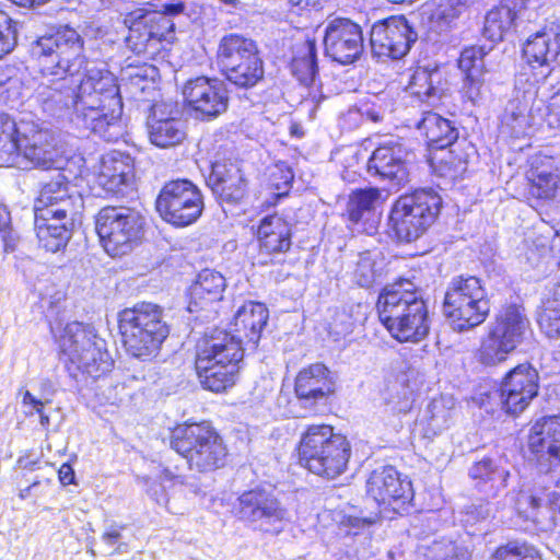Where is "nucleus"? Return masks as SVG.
<instances>
[{"instance_id":"c03bdc74","label":"nucleus","mask_w":560,"mask_h":560,"mask_svg":"<svg viewBox=\"0 0 560 560\" xmlns=\"http://www.w3.org/2000/svg\"><path fill=\"white\" fill-rule=\"evenodd\" d=\"M455 405V399L448 395H442L432 399L423 416L427 431L438 434L447 429L453 422Z\"/></svg>"},{"instance_id":"79ce46f5","label":"nucleus","mask_w":560,"mask_h":560,"mask_svg":"<svg viewBox=\"0 0 560 560\" xmlns=\"http://www.w3.org/2000/svg\"><path fill=\"white\" fill-rule=\"evenodd\" d=\"M205 369H196L197 375L203 388L220 393L232 387L237 380L240 365L210 364Z\"/></svg>"},{"instance_id":"39448f33","label":"nucleus","mask_w":560,"mask_h":560,"mask_svg":"<svg viewBox=\"0 0 560 560\" xmlns=\"http://www.w3.org/2000/svg\"><path fill=\"white\" fill-rule=\"evenodd\" d=\"M119 329L126 351L141 360L154 357L170 332L162 308L152 303H139L120 312Z\"/></svg>"},{"instance_id":"dca6fc26","label":"nucleus","mask_w":560,"mask_h":560,"mask_svg":"<svg viewBox=\"0 0 560 560\" xmlns=\"http://www.w3.org/2000/svg\"><path fill=\"white\" fill-rule=\"evenodd\" d=\"M186 105L203 119H213L229 106V92L225 83L217 78L197 77L183 86Z\"/></svg>"},{"instance_id":"774afa93","label":"nucleus","mask_w":560,"mask_h":560,"mask_svg":"<svg viewBox=\"0 0 560 560\" xmlns=\"http://www.w3.org/2000/svg\"><path fill=\"white\" fill-rule=\"evenodd\" d=\"M491 513L492 509L488 502L485 504L472 505L469 508V511L467 512V514L476 521L487 520L488 517L491 516Z\"/></svg>"},{"instance_id":"7c9ffc66","label":"nucleus","mask_w":560,"mask_h":560,"mask_svg":"<svg viewBox=\"0 0 560 560\" xmlns=\"http://www.w3.org/2000/svg\"><path fill=\"white\" fill-rule=\"evenodd\" d=\"M469 476L481 492L495 497L506 487L510 469L505 458H483L471 466Z\"/></svg>"},{"instance_id":"a18cd8bd","label":"nucleus","mask_w":560,"mask_h":560,"mask_svg":"<svg viewBox=\"0 0 560 560\" xmlns=\"http://www.w3.org/2000/svg\"><path fill=\"white\" fill-rule=\"evenodd\" d=\"M222 73L230 82L240 88H252L264 77L262 61L257 54L222 70Z\"/></svg>"},{"instance_id":"8fccbe9b","label":"nucleus","mask_w":560,"mask_h":560,"mask_svg":"<svg viewBox=\"0 0 560 560\" xmlns=\"http://www.w3.org/2000/svg\"><path fill=\"white\" fill-rule=\"evenodd\" d=\"M512 351L489 331L481 341L477 352L478 361L486 366H493L506 360Z\"/></svg>"},{"instance_id":"3c124183","label":"nucleus","mask_w":560,"mask_h":560,"mask_svg":"<svg viewBox=\"0 0 560 560\" xmlns=\"http://www.w3.org/2000/svg\"><path fill=\"white\" fill-rule=\"evenodd\" d=\"M537 323L548 338L560 337V303L549 299L538 314Z\"/></svg>"},{"instance_id":"e433bc0d","label":"nucleus","mask_w":560,"mask_h":560,"mask_svg":"<svg viewBox=\"0 0 560 560\" xmlns=\"http://www.w3.org/2000/svg\"><path fill=\"white\" fill-rule=\"evenodd\" d=\"M159 78V69L153 65L128 66L121 75L124 89L137 101H151Z\"/></svg>"},{"instance_id":"09e8293b","label":"nucleus","mask_w":560,"mask_h":560,"mask_svg":"<svg viewBox=\"0 0 560 560\" xmlns=\"http://www.w3.org/2000/svg\"><path fill=\"white\" fill-rule=\"evenodd\" d=\"M381 192L377 188L354 190L348 201L347 213L349 220L358 223L366 213H370L380 201Z\"/></svg>"},{"instance_id":"4468645a","label":"nucleus","mask_w":560,"mask_h":560,"mask_svg":"<svg viewBox=\"0 0 560 560\" xmlns=\"http://www.w3.org/2000/svg\"><path fill=\"white\" fill-rule=\"evenodd\" d=\"M82 209V196L61 173L40 185L33 206L34 218L75 217Z\"/></svg>"},{"instance_id":"c9c22d12","label":"nucleus","mask_w":560,"mask_h":560,"mask_svg":"<svg viewBox=\"0 0 560 560\" xmlns=\"http://www.w3.org/2000/svg\"><path fill=\"white\" fill-rule=\"evenodd\" d=\"M225 278L211 269L202 270L190 288L189 312H197L206 305L220 301L225 290Z\"/></svg>"},{"instance_id":"423d86ee","label":"nucleus","mask_w":560,"mask_h":560,"mask_svg":"<svg viewBox=\"0 0 560 560\" xmlns=\"http://www.w3.org/2000/svg\"><path fill=\"white\" fill-rule=\"evenodd\" d=\"M182 2L162 3L159 10L137 9L124 19L129 33L126 38L128 47L137 55L153 58L165 42L174 38L173 16L182 13Z\"/></svg>"},{"instance_id":"ea45409f","label":"nucleus","mask_w":560,"mask_h":560,"mask_svg":"<svg viewBox=\"0 0 560 560\" xmlns=\"http://www.w3.org/2000/svg\"><path fill=\"white\" fill-rule=\"evenodd\" d=\"M468 5L469 0H438L430 15L429 31L440 36L447 35L457 27Z\"/></svg>"},{"instance_id":"4be33fe9","label":"nucleus","mask_w":560,"mask_h":560,"mask_svg":"<svg viewBox=\"0 0 560 560\" xmlns=\"http://www.w3.org/2000/svg\"><path fill=\"white\" fill-rule=\"evenodd\" d=\"M407 155L408 152L400 141L389 139L373 151L366 171L370 176L400 184L408 175Z\"/></svg>"},{"instance_id":"680f3d73","label":"nucleus","mask_w":560,"mask_h":560,"mask_svg":"<svg viewBox=\"0 0 560 560\" xmlns=\"http://www.w3.org/2000/svg\"><path fill=\"white\" fill-rule=\"evenodd\" d=\"M546 109L545 119L548 126L551 128L560 127V90L551 96Z\"/></svg>"},{"instance_id":"393cba45","label":"nucleus","mask_w":560,"mask_h":560,"mask_svg":"<svg viewBox=\"0 0 560 560\" xmlns=\"http://www.w3.org/2000/svg\"><path fill=\"white\" fill-rule=\"evenodd\" d=\"M528 448L540 465L560 463V417L538 419L530 428Z\"/></svg>"},{"instance_id":"69168bd1","label":"nucleus","mask_w":560,"mask_h":560,"mask_svg":"<svg viewBox=\"0 0 560 560\" xmlns=\"http://www.w3.org/2000/svg\"><path fill=\"white\" fill-rule=\"evenodd\" d=\"M22 405L27 408V410H25L26 416H33L35 412H40V408L44 407V402L37 399L28 390H25L22 395Z\"/></svg>"},{"instance_id":"cd10ccee","label":"nucleus","mask_w":560,"mask_h":560,"mask_svg":"<svg viewBox=\"0 0 560 560\" xmlns=\"http://www.w3.org/2000/svg\"><path fill=\"white\" fill-rule=\"evenodd\" d=\"M208 185L223 201L237 202L246 192V180L242 171L233 164L214 163Z\"/></svg>"},{"instance_id":"603ef678","label":"nucleus","mask_w":560,"mask_h":560,"mask_svg":"<svg viewBox=\"0 0 560 560\" xmlns=\"http://www.w3.org/2000/svg\"><path fill=\"white\" fill-rule=\"evenodd\" d=\"M489 50L485 46H470L463 49L458 59V67L466 74H485V57Z\"/></svg>"},{"instance_id":"b1692460","label":"nucleus","mask_w":560,"mask_h":560,"mask_svg":"<svg viewBox=\"0 0 560 560\" xmlns=\"http://www.w3.org/2000/svg\"><path fill=\"white\" fill-rule=\"evenodd\" d=\"M560 55L558 27H544L530 35L523 44V57L532 69H541L547 74L557 65Z\"/></svg>"},{"instance_id":"1a4fd4ad","label":"nucleus","mask_w":560,"mask_h":560,"mask_svg":"<svg viewBox=\"0 0 560 560\" xmlns=\"http://www.w3.org/2000/svg\"><path fill=\"white\" fill-rule=\"evenodd\" d=\"M443 311L458 331L482 324L489 315L490 302L480 279L474 276L453 278L445 293Z\"/></svg>"},{"instance_id":"412c9836","label":"nucleus","mask_w":560,"mask_h":560,"mask_svg":"<svg viewBox=\"0 0 560 560\" xmlns=\"http://www.w3.org/2000/svg\"><path fill=\"white\" fill-rule=\"evenodd\" d=\"M538 393V374L529 364H520L508 373L501 385L503 408L518 415Z\"/></svg>"},{"instance_id":"49530a36","label":"nucleus","mask_w":560,"mask_h":560,"mask_svg":"<svg viewBox=\"0 0 560 560\" xmlns=\"http://www.w3.org/2000/svg\"><path fill=\"white\" fill-rule=\"evenodd\" d=\"M292 72L304 85L314 82L317 74L316 44L315 40L306 39L292 59Z\"/></svg>"},{"instance_id":"2eb2a0df","label":"nucleus","mask_w":560,"mask_h":560,"mask_svg":"<svg viewBox=\"0 0 560 560\" xmlns=\"http://www.w3.org/2000/svg\"><path fill=\"white\" fill-rule=\"evenodd\" d=\"M366 494L384 510L400 514L412 499L411 482L393 466L373 470L366 480Z\"/></svg>"},{"instance_id":"a211bd4d","label":"nucleus","mask_w":560,"mask_h":560,"mask_svg":"<svg viewBox=\"0 0 560 560\" xmlns=\"http://www.w3.org/2000/svg\"><path fill=\"white\" fill-rule=\"evenodd\" d=\"M324 46L332 60L341 65L351 63L363 51L361 27L348 19H335L325 28Z\"/></svg>"},{"instance_id":"0e129e2a","label":"nucleus","mask_w":560,"mask_h":560,"mask_svg":"<svg viewBox=\"0 0 560 560\" xmlns=\"http://www.w3.org/2000/svg\"><path fill=\"white\" fill-rule=\"evenodd\" d=\"M149 480L152 482L148 486V493L152 497L158 504L163 505L167 503L166 498V486L165 483L159 481L154 477H149Z\"/></svg>"},{"instance_id":"c756f323","label":"nucleus","mask_w":560,"mask_h":560,"mask_svg":"<svg viewBox=\"0 0 560 560\" xmlns=\"http://www.w3.org/2000/svg\"><path fill=\"white\" fill-rule=\"evenodd\" d=\"M526 8V0H501L486 15L483 35L491 42H500L515 26Z\"/></svg>"},{"instance_id":"4d7b16f0","label":"nucleus","mask_w":560,"mask_h":560,"mask_svg":"<svg viewBox=\"0 0 560 560\" xmlns=\"http://www.w3.org/2000/svg\"><path fill=\"white\" fill-rule=\"evenodd\" d=\"M435 170L441 176L455 179L466 171V161L460 158H455L453 152L450 151L438 160Z\"/></svg>"},{"instance_id":"e2e57ef3","label":"nucleus","mask_w":560,"mask_h":560,"mask_svg":"<svg viewBox=\"0 0 560 560\" xmlns=\"http://www.w3.org/2000/svg\"><path fill=\"white\" fill-rule=\"evenodd\" d=\"M412 395L407 389H404L402 395L398 397L396 400L394 397H392L388 400V406L394 412L397 413H406L409 411L412 407Z\"/></svg>"},{"instance_id":"13d9d810","label":"nucleus","mask_w":560,"mask_h":560,"mask_svg":"<svg viewBox=\"0 0 560 560\" xmlns=\"http://www.w3.org/2000/svg\"><path fill=\"white\" fill-rule=\"evenodd\" d=\"M462 92L464 97L471 103L476 104L479 102L486 92L483 74H466L463 81Z\"/></svg>"},{"instance_id":"37998d69","label":"nucleus","mask_w":560,"mask_h":560,"mask_svg":"<svg viewBox=\"0 0 560 560\" xmlns=\"http://www.w3.org/2000/svg\"><path fill=\"white\" fill-rule=\"evenodd\" d=\"M49 218H34V226L39 245L47 252L57 253L63 249L72 235L67 223L50 225Z\"/></svg>"},{"instance_id":"6e6552de","label":"nucleus","mask_w":560,"mask_h":560,"mask_svg":"<svg viewBox=\"0 0 560 560\" xmlns=\"http://www.w3.org/2000/svg\"><path fill=\"white\" fill-rule=\"evenodd\" d=\"M171 447L198 471L221 467L226 456L222 438L208 422L177 425L171 434Z\"/></svg>"},{"instance_id":"58836bf2","label":"nucleus","mask_w":560,"mask_h":560,"mask_svg":"<svg viewBox=\"0 0 560 560\" xmlns=\"http://www.w3.org/2000/svg\"><path fill=\"white\" fill-rule=\"evenodd\" d=\"M428 145L432 149H445L458 138V130L453 122L436 113L428 112L418 124Z\"/></svg>"},{"instance_id":"5fc2aeb1","label":"nucleus","mask_w":560,"mask_h":560,"mask_svg":"<svg viewBox=\"0 0 560 560\" xmlns=\"http://www.w3.org/2000/svg\"><path fill=\"white\" fill-rule=\"evenodd\" d=\"M492 560H541L534 548L526 544L509 542L499 547Z\"/></svg>"},{"instance_id":"9d476101","label":"nucleus","mask_w":560,"mask_h":560,"mask_svg":"<svg viewBox=\"0 0 560 560\" xmlns=\"http://www.w3.org/2000/svg\"><path fill=\"white\" fill-rule=\"evenodd\" d=\"M43 74L81 77L86 65L83 39L79 33L65 27L54 34L39 37L32 47Z\"/></svg>"},{"instance_id":"a19ab883","label":"nucleus","mask_w":560,"mask_h":560,"mask_svg":"<svg viewBox=\"0 0 560 560\" xmlns=\"http://www.w3.org/2000/svg\"><path fill=\"white\" fill-rule=\"evenodd\" d=\"M258 54L256 44L237 34L224 36L218 49V65L222 70Z\"/></svg>"},{"instance_id":"6ab92c4d","label":"nucleus","mask_w":560,"mask_h":560,"mask_svg":"<svg viewBox=\"0 0 560 560\" xmlns=\"http://www.w3.org/2000/svg\"><path fill=\"white\" fill-rule=\"evenodd\" d=\"M244 355L240 338L222 329L207 332L196 346V369L210 364L240 365Z\"/></svg>"},{"instance_id":"473e14b6","label":"nucleus","mask_w":560,"mask_h":560,"mask_svg":"<svg viewBox=\"0 0 560 560\" xmlns=\"http://www.w3.org/2000/svg\"><path fill=\"white\" fill-rule=\"evenodd\" d=\"M256 235L260 250L267 254L285 253L291 247V225L278 214L264 217Z\"/></svg>"},{"instance_id":"bf43d9fd","label":"nucleus","mask_w":560,"mask_h":560,"mask_svg":"<svg viewBox=\"0 0 560 560\" xmlns=\"http://www.w3.org/2000/svg\"><path fill=\"white\" fill-rule=\"evenodd\" d=\"M376 270L373 260L368 257H361L354 270V280L362 288H370L376 281Z\"/></svg>"},{"instance_id":"a878e982","label":"nucleus","mask_w":560,"mask_h":560,"mask_svg":"<svg viewBox=\"0 0 560 560\" xmlns=\"http://www.w3.org/2000/svg\"><path fill=\"white\" fill-rule=\"evenodd\" d=\"M335 382L331 372L323 363H314L302 369L295 377L296 397L304 404H316L334 393Z\"/></svg>"},{"instance_id":"bb28decb","label":"nucleus","mask_w":560,"mask_h":560,"mask_svg":"<svg viewBox=\"0 0 560 560\" xmlns=\"http://www.w3.org/2000/svg\"><path fill=\"white\" fill-rule=\"evenodd\" d=\"M132 159L119 151H112L101 159L96 183L106 192L120 194L132 179Z\"/></svg>"},{"instance_id":"f3484780","label":"nucleus","mask_w":560,"mask_h":560,"mask_svg":"<svg viewBox=\"0 0 560 560\" xmlns=\"http://www.w3.org/2000/svg\"><path fill=\"white\" fill-rule=\"evenodd\" d=\"M417 40V34L405 16H390L371 28L370 44L377 57L402 58Z\"/></svg>"},{"instance_id":"6e6d98bb","label":"nucleus","mask_w":560,"mask_h":560,"mask_svg":"<svg viewBox=\"0 0 560 560\" xmlns=\"http://www.w3.org/2000/svg\"><path fill=\"white\" fill-rule=\"evenodd\" d=\"M16 45V31L13 21L0 11V59L10 54Z\"/></svg>"},{"instance_id":"9b49d317","label":"nucleus","mask_w":560,"mask_h":560,"mask_svg":"<svg viewBox=\"0 0 560 560\" xmlns=\"http://www.w3.org/2000/svg\"><path fill=\"white\" fill-rule=\"evenodd\" d=\"M442 198L433 189H419L399 197L394 203L389 222L400 241L419 238L435 221Z\"/></svg>"},{"instance_id":"f257e3e1","label":"nucleus","mask_w":560,"mask_h":560,"mask_svg":"<svg viewBox=\"0 0 560 560\" xmlns=\"http://www.w3.org/2000/svg\"><path fill=\"white\" fill-rule=\"evenodd\" d=\"M33 109L54 117L73 110L75 119L105 141L122 135L120 85L107 70L85 68L82 78L43 74L30 96Z\"/></svg>"},{"instance_id":"72a5a7b5","label":"nucleus","mask_w":560,"mask_h":560,"mask_svg":"<svg viewBox=\"0 0 560 560\" xmlns=\"http://www.w3.org/2000/svg\"><path fill=\"white\" fill-rule=\"evenodd\" d=\"M269 312L265 304L248 301L235 313L233 326L236 338L246 339L256 346L261 337L262 329L267 325Z\"/></svg>"},{"instance_id":"aec40b11","label":"nucleus","mask_w":560,"mask_h":560,"mask_svg":"<svg viewBox=\"0 0 560 560\" xmlns=\"http://www.w3.org/2000/svg\"><path fill=\"white\" fill-rule=\"evenodd\" d=\"M240 515L252 523H257L264 532L278 533L282 528L287 511L278 500L262 489L244 492L240 499Z\"/></svg>"},{"instance_id":"5701e85b","label":"nucleus","mask_w":560,"mask_h":560,"mask_svg":"<svg viewBox=\"0 0 560 560\" xmlns=\"http://www.w3.org/2000/svg\"><path fill=\"white\" fill-rule=\"evenodd\" d=\"M149 137L151 143L159 148H170L180 143L185 138L183 122L178 119L176 103L158 102L151 107Z\"/></svg>"},{"instance_id":"f704fd0d","label":"nucleus","mask_w":560,"mask_h":560,"mask_svg":"<svg viewBox=\"0 0 560 560\" xmlns=\"http://www.w3.org/2000/svg\"><path fill=\"white\" fill-rule=\"evenodd\" d=\"M526 176L529 182L528 192L532 197L541 200L555 198L560 178L551 159L534 158Z\"/></svg>"},{"instance_id":"f8f14e48","label":"nucleus","mask_w":560,"mask_h":560,"mask_svg":"<svg viewBox=\"0 0 560 560\" xmlns=\"http://www.w3.org/2000/svg\"><path fill=\"white\" fill-rule=\"evenodd\" d=\"M95 228L105 252L112 257H119L140 243L144 218L131 208L104 207L96 215Z\"/></svg>"},{"instance_id":"c85d7f7f","label":"nucleus","mask_w":560,"mask_h":560,"mask_svg":"<svg viewBox=\"0 0 560 560\" xmlns=\"http://www.w3.org/2000/svg\"><path fill=\"white\" fill-rule=\"evenodd\" d=\"M515 508L527 520L536 521L539 510L546 509L557 523H560V479L552 489H535L533 492H521Z\"/></svg>"},{"instance_id":"2f4dec72","label":"nucleus","mask_w":560,"mask_h":560,"mask_svg":"<svg viewBox=\"0 0 560 560\" xmlns=\"http://www.w3.org/2000/svg\"><path fill=\"white\" fill-rule=\"evenodd\" d=\"M528 329L529 322L523 310L516 305H509L497 316L490 332L511 351H514L523 341Z\"/></svg>"},{"instance_id":"052dcab7","label":"nucleus","mask_w":560,"mask_h":560,"mask_svg":"<svg viewBox=\"0 0 560 560\" xmlns=\"http://www.w3.org/2000/svg\"><path fill=\"white\" fill-rule=\"evenodd\" d=\"M293 179L291 170L284 164L276 165L275 171L271 173V184L277 189V195L281 196L287 192L290 183Z\"/></svg>"},{"instance_id":"864d4df0","label":"nucleus","mask_w":560,"mask_h":560,"mask_svg":"<svg viewBox=\"0 0 560 560\" xmlns=\"http://www.w3.org/2000/svg\"><path fill=\"white\" fill-rule=\"evenodd\" d=\"M514 104L510 105V108L506 109L505 115L502 120L503 128L510 130L513 137L520 138L528 135L529 129L533 126V122L528 115L525 114V108L518 109L515 112Z\"/></svg>"},{"instance_id":"4c0bfd02","label":"nucleus","mask_w":560,"mask_h":560,"mask_svg":"<svg viewBox=\"0 0 560 560\" xmlns=\"http://www.w3.org/2000/svg\"><path fill=\"white\" fill-rule=\"evenodd\" d=\"M34 83H27L15 74L12 67H0V101L11 108H20L26 105L27 109L33 110V102L30 96L34 93Z\"/></svg>"},{"instance_id":"338daca9","label":"nucleus","mask_w":560,"mask_h":560,"mask_svg":"<svg viewBox=\"0 0 560 560\" xmlns=\"http://www.w3.org/2000/svg\"><path fill=\"white\" fill-rule=\"evenodd\" d=\"M375 520H376L375 516L359 517V516L349 515L346 517L345 523L348 527H350V529H354L353 534L355 535L358 533L357 529L371 526L372 524L375 523Z\"/></svg>"},{"instance_id":"de8ad7c7","label":"nucleus","mask_w":560,"mask_h":560,"mask_svg":"<svg viewBox=\"0 0 560 560\" xmlns=\"http://www.w3.org/2000/svg\"><path fill=\"white\" fill-rule=\"evenodd\" d=\"M440 81L441 74L438 69L417 68L411 75L408 90L420 101L430 102L439 96L440 89L438 84Z\"/></svg>"},{"instance_id":"7ed1b4c3","label":"nucleus","mask_w":560,"mask_h":560,"mask_svg":"<svg viewBox=\"0 0 560 560\" xmlns=\"http://www.w3.org/2000/svg\"><path fill=\"white\" fill-rule=\"evenodd\" d=\"M376 305L380 320L399 342H419L429 334L427 304L409 280L386 285Z\"/></svg>"},{"instance_id":"f03ea898","label":"nucleus","mask_w":560,"mask_h":560,"mask_svg":"<svg viewBox=\"0 0 560 560\" xmlns=\"http://www.w3.org/2000/svg\"><path fill=\"white\" fill-rule=\"evenodd\" d=\"M54 136L33 120L15 121L0 115V167L26 168L27 164L40 168H59L60 151Z\"/></svg>"},{"instance_id":"ddd939ff","label":"nucleus","mask_w":560,"mask_h":560,"mask_svg":"<svg viewBox=\"0 0 560 560\" xmlns=\"http://www.w3.org/2000/svg\"><path fill=\"white\" fill-rule=\"evenodd\" d=\"M202 209L203 200L200 190L187 179L167 183L156 199V210L162 219L178 228L196 222Z\"/></svg>"},{"instance_id":"20e7f679","label":"nucleus","mask_w":560,"mask_h":560,"mask_svg":"<svg viewBox=\"0 0 560 560\" xmlns=\"http://www.w3.org/2000/svg\"><path fill=\"white\" fill-rule=\"evenodd\" d=\"M350 443L327 424H313L302 434L299 445L301 464L314 475L334 479L347 468Z\"/></svg>"},{"instance_id":"0eeeda50","label":"nucleus","mask_w":560,"mask_h":560,"mask_svg":"<svg viewBox=\"0 0 560 560\" xmlns=\"http://www.w3.org/2000/svg\"><path fill=\"white\" fill-rule=\"evenodd\" d=\"M58 345L69 371L78 370L98 378L112 370L113 360L105 349V340L89 326L78 322L67 324Z\"/></svg>"}]
</instances>
